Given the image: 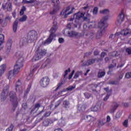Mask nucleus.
Here are the masks:
<instances>
[{
	"label": "nucleus",
	"instance_id": "nucleus-1",
	"mask_svg": "<svg viewBox=\"0 0 131 131\" xmlns=\"http://www.w3.org/2000/svg\"><path fill=\"white\" fill-rule=\"evenodd\" d=\"M108 20V16H104L102 18L100 21L98 23L97 21L89 23L87 24L83 25L84 29L88 30L91 28H97L99 27L100 28L99 31H98L99 35H103L106 32V28H107L108 25L106 21Z\"/></svg>",
	"mask_w": 131,
	"mask_h": 131
},
{
	"label": "nucleus",
	"instance_id": "nucleus-2",
	"mask_svg": "<svg viewBox=\"0 0 131 131\" xmlns=\"http://www.w3.org/2000/svg\"><path fill=\"white\" fill-rule=\"evenodd\" d=\"M18 56V60L16 61L13 70H10L8 72L7 77L9 80H12L16 77V75L20 72V69L23 67V62L24 61V58L23 57V53L20 51L17 53Z\"/></svg>",
	"mask_w": 131,
	"mask_h": 131
},
{
	"label": "nucleus",
	"instance_id": "nucleus-3",
	"mask_svg": "<svg viewBox=\"0 0 131 131\" xmlns=\"http://www.w3.org/2000/svg\"><path fill=\"white\" fill-rule=\"evenodd\" d=\"M57 29H58L57 22L54 21L53 23V26L50 30V35L49 38L45 41H43L42 39H40L39 41L37 46H45V45H49V43L52 42V41L56 40V36L55 32L57 31Z\"/></svg>",
	"mask_w": 131,
	"mask_h": 131
},
{
	"label": "nucleus",
	"instance_id": "nucleus-4",
	"mask_svg": "<svg viewBox=\"0 0 131 131\" xmlns=\"http://www.w3.org/2000/svg\"><path fill=\"white\" fill-rule=\"evenodd\" d=\"M131 34V30L129 29H123L121 32H117L115 35L112 34L110 36V38H112V37H116V38H119L121 37L122 35L123 36H128Z\"/></svg>",
	"mask_w": 131,
	"mask_h": 131
},
{
	"label": "nucleus",
	"instance_id": "nucleus-5",
	"mask_svg": "<svg viewBox=\"0 0 131 131\" xmlns=\"http://www.w3.org/2000/svg\"><path fill=\"white\" fill-rule=\"evenodd\" d=\"M47 54V50L45 49H39V47L37 48L35 55L33 58V61H38L41 59Z\"/></svg>",
	"mask_w": 131,
	"mask_h": 131
},
{
	"label": "nucleus",
	"instance_id": "nucleus-6",
	"mask_svg": "<svg viewBox=\"0 0 131 131\" xmlns=\"http://www.w3.org/2000/svg\"><path fill=\"white\" fill-rule=\"evenodd\" d=\"M9 97L10 98V102L12 103L13 108H16L18 106V101L17 97H16V93L14 92H11L9 94Z\"/></svg>",
	"mask_w": 131,
	"mask_h": 131
},
{
	"label": "nucleus",
	"instance_id": "nucleus-7",
	"mask_svg": "<svg viewBox=\"0 0 131 131\" xmlns=\"http://www.w3.org/2000/svg\"><path fill=\"white\" fill-rule=\"evenodd\" d=\"M39 64H36L34 65H33L31 67V71L30 73L29 74V76H28L27 79V80H29L32 76H33V74H34V72L37 70V68L39 67Z\"/></svg>",
	"mask_w": 131,
	"mask_h": 131
},
{
	"label": "nucleus",
	"instance_id": "nucleus-8",
	"mask_svg": "<svg viewBox=\"0 0 131 131\" xmlns=\"http://www.w3.org/2000/svg\"><path fill=\"white\" fill-rule=\"evenodd\" d=\"M37 35V33L35 31H32L29 33V36L28 37V40L29 42H32L34 41L35 39L36 38V36Z\"/></svg>",
	"mask_w": 131,
	"mask_h": 131
},
{
	"label": "nucleus",
	"instance_id": "nucleus-9",
	"mask_svg": "<svg viewBox=\"0 0 131 131\" xmlns=\"http://www.w3.org/2000/svg\"><path fill=\"white\" fill-rule=\"evenodd\" d=\"M12 43H13V41L12 39H9L7 41L5 46V54H6V55H9L11 52V49H12Z\"/></svg>",
	"mask_w": 131,
	"mask_h": 131
},
{
	"label": "nucleus",
	"instance_id": "nucleus-10",
	"mask_svg": "<svg viewBox=\"0 0 131 131\" xmlns=\"http://www.w3.org/2000/svg\"><path fill=\"white\" fill-rule=\"evenodd\" d=\"M40 83L42 88H47L49 85V83H50V79L48 77L42 78L40 80Z\"/></svg>",
	"mask_w": 131,
	"mask_h": 131
},
{
	"label": "nucleus",
	"instance_id": "nucleus-11",
	"mask_svg": "<svg viewBox=\"0 0 131 131\" xmlns=\"http://www.w3.org/2000/svg\"><path fill=\"white\" fill-rule=\"evenodd\" d=\"M69 10H70V7H68L66 9H63L61 12V15H64V18H67V16L68 15H70V14H72L73 13V10H74V8L72 9V10L69 12Z\"/></svg>",
	"mask_w": 131,
	"mask_h": 131
},
{
	"label": "nucleus",
	"instance_id": "nucleus-12",
	"mask_svg": "<svg viewBox=\"0 0 131 131\" xmlns=\"http://www.w3.org/2000/svg\"><path fill=\"white\" fill-rule=\"evenodd\" d=\"M2 8L3 10H7L8 12H11L13 7H12V3L10 2H7L2 5Z\"/></svg>",
	"mask_w": 131,
	"mask_h": 131
},
{
	"label": "nucleus",
	"instance_id": "nucleus-13",
	"mask_svg": "<svg viewBox=\"0 0 131 131\" xmlns=\"http://www.w3.org/2000/svg\"><path fill=\"white\" fill-rule=\"evenodd\" d=\"M83 16H84V14L83 13L78 12L74 15V18H71L70 21H73L74 19H75L76 21V20H79V19H80V18H82Z\"/></svg>",
	"mask_w": 131,
	"mask_h": 131
},
{
	"label": "nucleus",
	"instance_id": "nucleus-14",
	"mask_svg": "<svg viewBox=\"0 0 131 131\" xmlns=\"http://www.w3.org/2000/svg\"><path fill=\"white\" fill-rule=\"evenodd\" d=\"M123 21H124V14H123L122 11H121L118 17L117 22L119 24H121Z\"/></svg>",
	"mask_w": 131,
	"mask_h": 131
},
{
	"label": "nucleus",
	"instance_id": "nucleus-15",
	"mask_svg": "<svg viewBox=\"0 0 131 131\" xmlns=\"http://www.w3.org/2000/svg\"><path fill=\"white\" fill-rule=\"evenodd\" d=\"M8 93H9V85H6V87L3 90V92L2 95V101H4L5 99H3V98H5L4 97H7L8 95Z\"/></svg>",
	"mask_w": 131,
	"mask_h": 131
},
{
	"label": "nucleus",
	"instance_id": "nucleus-16",
	"mask_svg": "<svg viewBox=\"0 0 131 131\" xmlns=\"http://www.w3.org/2000/svg\"><path fill=\"white\" fill-rule=\"evenodd\" d=\"M21 81L19 80H18L17 82H16V84H15V89L17 92H20V91L22 90V86H21Z\"/></svg>",
	"mask_w": 131,
	"mask_h": 131
},
{
	"label": "nucleus",
	"instance_id": "nucleus-17",
	"mask_svg": "<svg viewBox=\"0 0 131 131\" xmlns=\"http://www.w3.org/2000/svg\"><path fill=\"white\" fill-rule=\"evenodd\" d=\"M68 35L70 37H77V35H78V33L75 31H68Z\"/></svg>",
	"mask_w": 131,
	"mask_h": 131
},
{
	"label": "nucleus",
	"instance_id": "nucleus-18",
	"mask_svg": "<svg viewBox=\"0 0 131 131\" xmlns=\"http://www.w3.org/2000/svg\"><path fill=\"white\" fill-rule=\"evenodd\" d=\"M29 42L28 41V40L26 38H23L20 39V40L19 41V45L20 46H25V45H27Z\"/></svg>",
	"mask_w": 131,
	"mask_h": 131
},
{
	"label": "nucleus",
	"instance_id": "nucleus-19",
	"mask_svg": "<svg viewBox=\"0 0 131 131\" xmlns=\"http://www.w3.org/2000/svg\"><path fill=\"white\" fill-rule=\"evenodd\" d=\"M101 109V105L99 104H96L95 106L91 107V111H93L94 112H97V111H99Z\"/></svg>",
	"mask_w": 131,
	"mask_h": 131
},
{
	"label": "nucleus",
	"instance_id": "nucleus-20",
	"mask_svg": "<svg viewBox=\"0 0 131 131\" xmlns=\"http://www.w3.org/2000/svg\"><path fill=\"white\" fill-rule=\"evenodd\" d=\"M18 20H15L13 23V30L14 33H16L17 32V29L18 28Z\"/></svg>",
	"mask_w": 131,
	"mask_h": 131
},
{
	"label": "nucleus",
	"instance_id": "nucleus-21",
	"mask_svg": "<svg viewBox=\"0 0 131 131\" xmlns=\"http://www.w3.org/2000/svg\"><path fill=\"white\" fill-rule=\"evenodd\" d=\"M118 104L115 103L113 106H112L111 110H110V113H114L115 110L118 108Z\"/></svg>",
	"mask_w": 131,
	"mask_h": 131
},
{
	"label": "nucleus",
	"instance_id": "nucleus-22",
	"mask_svg": "<svg viewBox=\"0 0 131 131\" xmlns=\"http://www.w3.org/2000/svg\"><path fill=\"white\" fill-rule=\"evenodd\" d=\"M6 64H2L0 66V73H1V76L3 75L4 73H5V71L6 70Z\"/></svg>",
	"mask_w": 131,
	"mask_h": 131
},
{
	"label": "nucleus",
	"instance_id": "nucleus-23",
	"mask_svg": "<svg viewBox=\"0 0 131 131\" xmlns=\"http://www.w3.org/2000/svg\"><path fill=\"white\" fill-rule=\"evenodd\" d=\"M50 64H51V61H50V59H47L45 61L44 63L42 64L41 66V68H45V67H50Z\"/></svg>",
	"mask_w": 131,
	"mask_h": 131
},
{
	"label": "nucleus",
	"instance_id": "nucleus-24",
	"mask_svg": "<svg viewBox=\"0 0 131 131\" xmlns=\"http://www.w3.org/2000/svg\"><path fill=\"white\" fill-rule=\"evenodd\" d=\"M105 123H106V119L104 118H103L98 121V124L100 126L105 125Z\"/></svg>",
	"mask_w": 131,
	"mask_h": 131
},
{
	"label": "nucleus",
	"instance_id": "nucleus-25",
	"mask_svg": "<svg viewBox=\"0 0 131 131\" xmlns=\"http://www.w3.org/2000/svg\"><path fill=\"white\" fill-rule=\"evenodd\" d=\"M50 120L49 119H45L43 122L44 126H49V125H50Z\"/></svg>",
	"mask_w": 131,
	"mask_h": 131
},
{
	"label": "nucleus",
	"instance_id": "nucleus-26",
	"mask_svg": "<svg viewBox=\"0 0 131 131\" xmlns=\"http://www.w3.org/2000/svg\"><path fill=\"white\" fill-rule=\"evenodd\" d=\"M70 103L69 101L66 100L63 102V106L64 107H65L66 108H69V105H70Z\"/></svg>",
	"mask_w": 131,
	"mask_h": 131
},
{
	"label": "nucleus",
	"instance_id": "nucleus-27",
	"mask_svg": "<svg viewBox=\"0 0 131 131\" xmlns=\"http://www.w3.org/2000/svg\"><path fill=\"white\" fill-rule=\"evenodd\" d=\"M27 20V16L24 15L21 18L19 19V22H24Z\"/></svg>",
	"mask_w": 131,
	"mask_h": 131
},
{
	"label": "nucleus",
	"instance_id": "nucleus-28",
	"mask_svg": "<svg viewBox=\"0 0 131 131\" xmlns=\"http://www.w3.org/2000/svg\"><path fill=\"white\" fill-rule=\"evenodd\" d=\"M4 41H5V35L3 34H0V42L4 43Z\"/></svg>",
	"mask_w": 131,
	"mask_h": 131
},
{
	"label": "nucleus",
	"instance_id": "nucleus-29",
	"mask_svg": "<svg viewBox=\"0 0 131 131\" xmlns=\"http://www.w3.org/2000/svg\"><path fill=\"white\" fill-rule=\"evenodd\" d=\"M108 13H109V10L108 9H104L100 11V14H108Z\"/></svg>",
	"mask_w": 131,
	"mask_h": 131
},
{
	"label": "nucleus",
	"instance_id": "nucleus-30",
	"mask_svg": "<svg viewBox=\"0 0 131 131\" xmlns=\"http://www.w3.org/2000/svg\"><path fill=\"white\" fill-rule=\"evenodd\" d=\"M85 35L90 38H93V37L95 36V33L94 32H90L89 34H87Z\"/></svg>",
	"mask_w": 131,
	"mask_h": 131
},
{
	"label": "nucleus",
	"instance_id": "nucleus-31",
	"mask_svg": "<svg viewBox=\"0 0 131 131\" xmlns=\"http://www.w3.org/2000/svg\"><path fill=\"white\" fill-rule=\"evenodd\" d=\"M22 3L23 4H32L34 3V0H31L30 1L27 0H23Z\"/></svg>",
	"mask_w": 131,
	"mask_h": 131
},
{
	"label": "nucleus",
	"instance_id": "nucleus-32",
	"mask_svg": "<svg viewBox=\"0 0 131 131\" xmlns=\"http://www.w3.org/2000/svg\"><path fill=\"white\" fill-rule=\"evenodd\" d=\"M95 62V59H90L88 60L86 65H92L93 63Z\"/></svg>",
	"mask_w": 131,
	"mask_h": 131
},
{
	"label": "nucleus",
	"instance_id": "nucleus-33",
	"mask_svg": "<svg viewBox=\"0 0 131 131\" xmlns=\"http://www.w3.org/2000/svg\"><path fill=\"white\" fill-rule=\"evenodd\" d=\"M105 74V72H99L98 76V77H103Z\"/></svg>",
	"mask_w": 131,
	"mask_h": 131
},
{
	"label": "nucleus",
	"instance_id": "nucleus-34",
	"mask_svg": "<svg viewBox=\"0 0 131 131\" xmlns=\"http://www.w3.org/2000/svg\"><path fill=\"white\" fill-rule=\"evenodd\" d=\"M82 73L81 71H78L75 74V76L74 77V78H77L79 75H81Z\"/></svg>",
	"mask_w": 131,
	"mask_h": 131
},
{
	"label": "nucleus",
	"instance_id": "nucleus-35",
	"mask_svg": "<svg viewBox=\"0 0 131 131\" xmlns=\"http://www.w3.org/2000/svg\"><path fill=\"white\" fill-rule=\"evenodd\" d=\"M70 71H71V70H70V68H69L68 70H66L64 71V75H63V77H66V76H67V75H68V73H69V72H70Z\"/></svg>",
	"mask_w": 131,
	"mask_h": 131
},
{
	"label": "nucleus",
	"instance_id": "nucleus-36",
	"mask_svg": "<svg viewBox=\"0 0 131 131\" xmlns=\"http://www.w3.org/2000/svg\"><path fill=\"white\" fill-rule=\"evenodd\" d=\"M128 124V120H125L123 122V125L124 126V127H127Z\"/></svg>",
	"mask_w": 131,
	"mask_h": 131
},
{
	"label": "nucleus",
	"instance_id": "nucleus-37",
	"mask_svg": "<svg viewBox=\"0 0 131 131\" xmlns=\"http://www.w3.org/2000/svg\"><path fill=\"white\" fill-rule=\"evenodd\" d=\"M25 11H26V8L25 6H23L20 11V14L23 15L24 14Z\"/></svg>",
	"mask_w": 131,
	"mask_h": 131
},
{
	"label": "nucleus",
	"instance_id": "nucleus-38",
	"mask_svg": "<svg viewBox=\"0 0 131 131\" xmlns=\"http://www.w3.org/2000/svg\"><path fill=\"white\" fill-rule=\"evenodd\" d=\"M110 95H111V92H110L107 93V95L104 98V101H106V100H108L109 99V97H110Z\"/></svg>",
	"mask_w": 131,
	"mask_h": 131
},
{
	"label": "nucleus",
	"instance_id": "nucleus-39",
	"mask_svg": "<svg viewBox=\"0 0 131 131\" xmlns=\"http://www.w3.org/2000/svg\"><path fill=\"white\" fill-rule=\"evenodd\" d=\"M74 89H75V85L74 86H70L69 87H68V88H67V91H71L73 90H74Z\"/></svg>",
	"mask_w": 131,
	"mask_h": 131
},
{
	"label": "nucleus",
	"instance_id": "nucleus-40",
	"mask_svg": "<svg viewBox=\"0 0 131 131\" xmlns=\"http://www.w3.org/2000/svg\"><path fill=\"white\" fill-rule=\"evenodd\" d=\"M22 108L24 109V110H26V109H27V103H23Z\"/></svg>",
	"mask_w": 131,
	"mask_h": 131
},
{
	"label": "nucleus",
	"instance_id": "nucleus-41",
	"mask_svg": "<svg viewBox=\"0 0 131 131\" xmlns=\"http://www.w3.org/2000/svg\"><path fill=\"white\" fill-rule=\"evenodd\" d=\"M93 13L94 15H97V14L98 13V8H97V7L94 8L93 9Z\"/></svg>",
	"mask_w": 131,
	"mask_h": 131
},
{
	"label": "nucleus",
	"instance_id": "nucleus-42",
	"mask_svg": "<svg viewBox=\"0 0 131 131\" xmlns=\"http://www.w3.org/2000/svg\"><path fill=\"white\" fill-rule=\"evenodd\" d=\"M14 126L13 125H11L7 129H6V131H13V128Z\"/></svg>",
	"mask_w": 131,
	"mask_h": 131
},
{
	"label": "nucleus",
	"instance_id": "nucleus-43",
	"mask_svg": "<svg viewBox=\"0 0 131 131\" xmlns=\"http://www.w3.org/2000/svg\"><path fill=\"white\" fill-rule=\"evenodd\" d=\"M131 77V72H128L125 74L126 78H130Z\"/></svg>",
	"mask_w": 131,
	"mask_h": 131
},
{
	"label": "nucleus",
	"instance_id": "nucleus-44",
	"mask_svg": "<svg viewBox=\"0 0 131 131\" xmlns=\"http://www.w3.org/2000/svg\"><path fill=\"white\" fill-rule=\"evenodd\" d=\"M75 72V71L74 70L72 71V73L70 74L69 76V79H71V78H72V76H73V74H74Z\"/></svg>",
	"mask_w": 131,
	"mask_h": 131
},
{
	"label": "nucleus",
	"instance_id": "nucleus-45",
	"mask_svg": "<svg viewBox=\"0 0 131 131\" xmlns=\"http://www.w3.org/2000/svg\"><path fill=\"white\" fill-rule=\"evenodd\" d=\"M116 67V64H115L114 65L113 64H111L109 67H108V69H110V70H111L112 69H113V68H114V67Z\"/></svg>",
	"mask_w": 131,
	"mask_h": 131
},
{
	"label": "nucleus",
	"instance_id": "nucleus-46",
	"mask_svg": "<svg viewBox=\"0 0 131 131\" xmlns=\"http://www.w3.org/2000/svg\"><path fill=\"white\" fill-rule=\"evenodd\" d=\"M58 10H56V9H53L52 11H51V12H50V14H51V15H54V14H56V13H57V11Z\"/></svg>",
	"mask_w": 131,
	"mask_h": 131
},
{
	"label": "nucleus",
	"instance_id": "nucleus-47",
	"mask_svg": "<svg viewBox=\"0 0 131 131\" xmlns=\"http://www.w3.org/2000/svg\"><path fill=\"white\" fill-rule=\"evenodd\" d=\"M126 51L128 54V55H130V54H131V48H127L126 49Z\"/></svg>",
	"mask_w": 131,
	"mask_h": 131
},
{
	"label": "nucleus",
	"instance_id": "nucleus-48",
	"mask_svg": "<svg viewBox=\"0 0 131 131\" xmlns=\"http://www.w3.org/2000/svg\"><path fill=\"white\" fill-rule=\"evenodd\" d=\"M111 120V118L109 116H107L106 117V120H105L106 122H110V121Z\"/></svg>",
	"mask_w": 131,
	"mask_h": 131
},
{
	"label": "nucleus",
	"instance_id": "nucleus-49",
	"mask_svg": "<svg viewBox=\"0 0 131 131\" xmlns=\"http://www.w3.org/2000/svg\"><path fill=\"white\" fill-rule=\"evenodd\" d=\"M59 43H63L64 42V39L62 38H59L58 39Z\"/></svg>",
	"mask_w": 131,
	"mask_h": 131
},
{
	"label": "nucleus",
	"instance_id": "nucleus-50",
	"mask_svg": "<svg viewBox=\"0 0 131 131\" xmlns=\"http://www.w3.org/2000/svg\"><path fill=\"white\" fill-rule=\"evenodd\" d=\"M111 56H112V57H116L117 56H118V55H117V52H116V51L112 53V54L111 55Z\"/></svg>",
	"mask_w": 131,
	"mask_h": 131
},
{
	"label": "nucleus",
	"instance_id": "nucleus-51",
	"mask_svg": "<svg viewBox=\"0 0 131 131\" xmlns=\"http://www.w3.org/2000/svg\"><path fill=\"white\" fill-rule=\"evenodd\" d=\"M86 118H87L88 120V121H91V120H92V119H93V117H92L91 116H87L86 117Z\"/></svg>",
	"mask_w": 131,
	"mask_h": 131
},
{
	"label": "nucleus",
	"instance_id": "nucleus-52",
	"mask_svg": "<svg viewBox=\"0 0 131 131\" xmlns=\"http://www.w3.org/2000/svg\"><path fill=\"white\" fill-rule=\"evenodd\" d=\"M122 114V112H118L117 113V117H120V116H121Z\"/></svg>",
	"mask_w": 131,
	"mask_h": 131
},
{
	"label": "nucleus",
	"instance_id": "nucleus-53",
	"mask_svg": "<svg viewBox=\"0 0 131 131\" xmlns=\"http://www.w3.org/2000/svg\"><path fill=\"white\" fill-rule=\"evenodd\" d=\"M12 19V17L11 16H7L5 17V20L7 21V20H11Z\"/></svg>",
	"mask_w": 131,
	"mask_h": 131
},
{
	"label": "nucleus",
	"instance_id": "nucleus-54",
	"mask_svg": "<svg viewBox=\"0 0 131 131\" xmlns=\"http://www.w3.org/2000/svg\"><path fill=\"white\" fill-rule=\"evenodd\" d=\"M31 88V84L29 85V88H28L27 91L26 92V93H27V94H28V93H29V91H30Z\"/></svg>",
	"mask_w": 131,
	"mask_h": 131
},
{
	"label": "nucleus",
	"instance_id": "nucleus-55",
	"mask_svg": "<svg viewBox=\"0 0 131 131\" xmlns=\"http://www.w3.org/2000/svg\"><path fill=\"white\" fill-rule=\"evenodd\" d=\"M3 43H2L0 42V51H2L3 49H4V45H3Z\"/></svg>",
	"mask_w": 131,
	"mask_h": 131
},
{
	"label": "nucleus",
	"instance_id": "nucleus-56",
	"mask_svg": "<svg viewBox=\"0 0 131 131\" xmlns=\"http://www.w3.org/2000/svg\"><path fill=\"white\" fill-rule=\"evenodd\" d=\"M50 115H51V112H48L45 114V116L46 117H48V116H50Z\"/></svg>",
	"mask_w": 131,
	"mask_h": 131
},
{
	"label": "nucleus",
	"instance_id": "nucleus-57",
	"mask_svg": "<svg viewBox=\"0 0 131 131\" xmlns=\"http://www.w3.org/2000/svg\"><path fill=\"white\" fill-rule=\"evenodd\" d=\"M62 85V83H59L58 85L57 88L55 90V91H58V90H59V89L60 88V86H61Z\"/></svg>",
	"mask_w": 131,
	"mask_h": 131
},
{
	"label": "nucleus",
	"instance_id": "nucleus-58",
	"mask_svg": "<svg viewBox=\"0 0 131 131\" xmlns=\"http://www.w3.org/2000/svg\"><path fill=\"white\" fill-rule=\"evenodd\" d=\"M84 21H90V18L88 17V16H84Z\"/></svg>",
	"mask_w": 131,
	"mask_h": 131
},
{
	"label": "nucleus",
	"instance_id": "nucleus-59",
	"mask_svg": "<svg viewBox=\"0 0 131 131\" xmlns=\"http://www.w3.org/2000/svg\"><path fill=\"white\" fill-rule=\"evenodd\" d=\"M105 56H106V53L105 52H102L101 53V58H104L105 57Z\"/></svg>",
	"mask_w": 131,
	"mask_h": 131
},
{
	"label": "nucleus",
	"instance_id": "nucleus-60",
	"mask_svg": "<svg viewBox=\"0 0 131 131\" xmlns=\"http://www.w3.org/2000/svg\"><path fill=\"white\" fill-rule=\"evenodd\" d=\"M12 16L13 18H16V11L12 12Z\"/></svg>",
	"mask_w": 131,
	"mask_h": 131
},
{
	"label": "nucleus",
	"instance_id": "nucleus-61",
	"mask_svg": "<svg viewBox=\"0 0 131 131\" xmlns=\"http://www.w3.org/2000/svg\"><path fill=\"white\" fill-rule=\"evenodd\" d=\"M39 107H40V104H36L35 105V108L36 109V108H39Z\"/></svg>",
	"mask_w": 131,
	"mask_h": 131
},
{
	"label": "nucleus",
	"instance_id": "nucleus-62",
	"mask_svg": "<svg viewBox=\"0 0 131 131\" xmlns=\"http://www.w3.org/2000/svg\"><path fill=\"white\" fill-rule=\"evenodd\" d=\"M99 54V52H98V51H94V55H95V56H97V55H98Z\"/></svg>",
	"mask_w": 131,
	"mask_h": 131
},
{
	"label": "nucleus",
	"instance_id": "nucleus-63",
	"mask_svg": "<svg viewBox=\"0 0 131 131\" xmlns=\"http://www.w3.org/2000/svg\"><path fill=\"white\" fill-rule=\"evenodd\" d=\"M85 15L86 17H88V18H90V17H91V14L89 13H86Z\"/></svg>",
	"mask_w": 131,
	"mask_h": 131
},
{
	"label": "nucleus",
	"instance_id": "nucleus-64",
	"mask_svg": "<svg viewBox=\"0 0 131 131\" xmlns=\"http://www.w3.org/2000/svg\"><path fill=\"white\" fill-rule=\"evenodd\" d=\"M54 131H63L61 129L58 128L54 130Z\"/></svg>",
	"mask_w": 131,
	"mask_h": 131
}]
</instances>
